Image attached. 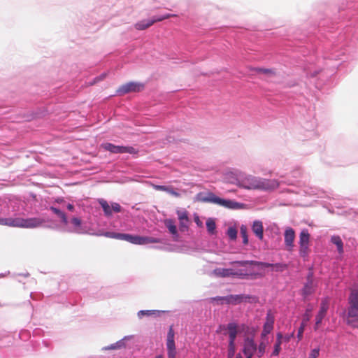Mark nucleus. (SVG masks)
I'll list each match as a JSON object with an SVG mask.
<instances>
[{"instance_id":"nucleus-1","label":"nucleus","mask_w":358,"mask_h":358,"mask_svg":"<svg viewBox=\"0 0 358 358\" xmlns=\"http://www.w3.org/2000/svg\"><path fill=\"white\" fill-rule=\"evenodd\" d=\"M237 185L248 189H274L278 187L275 180L256 178L252 176H240L237 179Z\"/></svg>"},{"instance_id":"nucleus-2","label":"nucleus","mask_w":358,"mask_h":358,"mask_svg":"<svg viewBox=\"0 0 358 358\" xmlns=\"http://www.w3.org/2000/svg\"><path fill=\"white\" fill-rule=\"evenodd\" d=\"M349 308L346 322L353 327L358 328V291L352 289L349 296Z\"/></svg>"},{"instance_id":"nucleus-3","label":"nucleus","mask_w":358,"mask_h":358,"mask_svg":"<svg viewBox=\"0 0 358 358\" xmlns=\"http://www.w3.org/2000/svg\"><path fill=\"white\" fill-rule=\"evenodd\" d=\"M214 273L220 277H228L230 275H236L239 276L242 278H248L249 276H252L255 275L253 271L251 269L248 268H243L239 269L235 272L233 271L232 269L229 268H217L214 271Z\"/></svg>"},{"instance_id":"nucleus-4","label":"nucleus","mask_w":358,"mask_h":358,"mask_svg":"<svg viewBox=\"0 0 358 358\" xmlns=\"http://www.w3.org/2000/svg\"><path fill=\"white\" fill-rule=\"evenodd\" d=\"M126 241L136 245H146L161 242L159 238L148 236H133L131 234H127V236H126Z\"/></svg>"},{"instance_id":"nucleus-5","label":"nucleus","mask_w":358,"mask_h":358,"mask_svg":"<svg viewBox=\"0 0 358 358\" xmlns=\"http://www.w3.org/2000/svg\"><path fill=\"white\" fill-rule=\"evenodd\" d=\"M102 147L106 150H108L112 153H129L136 154L137 151L136 149L131 146H120L115 145L110 143H106L102 144Z\"/></svg>"},{"instance_id":"nucleus-6","label":"nucleus","mask_w":358,"mask_h":358,"mask_svg":"<svg viewBox=\"0 0 358 358\" xmlns=\"http://www.w3.org/2000/svg\"><path fill=\"white\" fill-rule=\"evenodd\" d=\"M144 88L143 84L136 83V82H129L122 85H121L117 90V92L119 95H124L125 94L129 92H136L143 90Z\"/></svg>"},{"instance_id":"nucleus-7","label":"nucleus","mask_w":358,"mask_h":358,"mask_svg":"<svg viewBox=\"0 0 358 358\" xmlns=\"http://www.w3.org/2000/svg\"><path fill=\"white\" fill-rule=\"evenodd\" d=\"M203 201L213 202L214 203L219 204L222 206L231 209L239 208L241 206V204L238 202L231 200L223 199L215 196H213L210 198L204 199Z\"/></svg>"},{"instance_id":"nucleus-8","label":"nucleus","mask_w":358,"mask_h":358,"mask_svg":"<svg viewBox=\"0 0 358 358\" xmlns=\"http://www.w3.org/2000/svg\"><path fill=\"white\" fill-rule=\"evenodd\" d=\"M44 222V220L39 217L27 219L19 217V228H36L41 227Z\"/></svg>"},{"instance_id":"nucleus-9","label":"nucleus","mask_w":358,"mask_h":358,"mask_svg":"<svg viewBox=\"0 0 358 358\" xmlns=\"http://www.w3.org/2000/svg\"><path fill=\"white\" fill-rule=\"evenodd\" d=\"M166 348L168 358H176V350L174 341V331L172 326L170 327L167 334Z\"/></svg>"},{"instance_id":"nucleus-10","label":"nucleus","mask_w":358,"mask_h":358,"mask_svg":"<svg viewBox=\"0 0 358 358\" xmlns=\"http://www.w3.org/2000/svg\"><path fill=\"white\" fill-rule=\"evenodd\" d=\"M257 351V345L251 338H246L244 341L243 352L246 357H252Z\"/></svg>"},{"instance_id":"nucleus-11","label":"nucleus","mask_w":358,"mask_h":358,"mask_svg":"<svg viewBox=\"0 0 358 358\" xmlns=\"http://www.w3.org/2000/svg\"><path fill=\"white\" fill-rule=\"evenodd\" d=\"M329 308L328 301L326 299L322 301L320 303V311L316 315L315 330H317L320 326L323 318L326 316Z\"/></svg>"},{"instance_id":"nucleus-12","label":"nucleus","mask_w":358,"mask_h":358,"mask_svg":"<svg viewBox=\"0 0 358 358\" xmlns=\"http://www.w3.org/2000/svg\"><path fill=\"white\" fill-rule=\"evenodd\" d=\"M295 239L294 230L291 227H287L284 233L285 245L288 251H292L294 248Z\"/></svg>"},{"instance_id":"nucleus-13","label":"nucleus","mask_w":358,"mask_h":358,"mask_svg":"<svg viewBox=\"0 0 358 358\" xmlns=\"http://www.w3.org/2000/svg\"><path fill=\"white\" fill-rule=\"evenodd\" d=\"M274 324V317L271 314V311H268L266 315V322L263 327V330L261 334L262 339L265 338L266 336L271 332L273 329Z\"/></svg>"},{"instance_id":"nucleus-14","label":"nucleus","mask_w":358,"mask_h":358,"mask_svg":"<svg viewBox=\"0 0 358 358\" xmlns=\"http://www.w3.org/2000/svg\"><path fill=\"white\" fill-rule=\"evenodd\" d=\"M232 264H237L240 266H242L245 268H249V266L255 265V266H259L262 267H271L272 268L273 264L266 263V262H257V261H236L231 263Z\"/></svg>"},{"instance_id":"nucleus-15","label":"nucleus","mask_w":358,"mask_h":358,"mask_svg":"<svg viewBox=\"0 0 358 358\" xmlns=\"http://www.w3.org/2000/svg\"><path fill=\"white\" fill-rule=\"evenodd\" d=\"M252 232L259 239L262 240L264 238V227L262 221L255 220L253 222L252 226Z\"/></svg>"},{"instance_id":"nucleus-16","label":"nucleus","mask_w":358,"mask_h":358,"mask_svg":"<svg viewBox=\"0 0 358 358\" xmlns=\"http://www.w3.org/2000/svg\"><path fill=\"white\" fill-rule=\"evenodd\" d=\"M177 215L180 221V229L183 231L184 229L187 227V222H189L188 213L185 210H177Z\"/></svg>"},{"instance_id":"nucleus-17","label":"nucleus","mask_w":358,"mask_h":358,"mask_svg":"<svg viewBox=\"0 0 358 358\" xmlns=\"http://www.w3.org/2000/svg\"><path fill=\"white\" fill-rule=\"evenodd\" d=\"M229 331V344H235V340L238 334L237 325L236 323L231 322L227 324Z\"/></svg>"},{"instance_id":"nucleus-18","label":"nucleus","mask_w":358,"mask_h":358,"mask_svg":"<svg viewBox=\"0 0 358 358\" xmlns=\"http://www.w3.org/2000/svg\"><path fill=\"white\" fill-rule=\"evenodd\" d=\"M0 225L19 228V217L0 218Z\"/></svg>"},{"instance_id":"nucleus-19","label":"nucleus","mask_w":358,"mask_h":358,"mask_svg":"<svg viewBox=\"0 0 358 358\" xmlns=\"http://www.w3.org/2000/svg\"><path fill=\"white\" fill-rule=\"evenodd\" d=\"M244 299L245 296L242 294L229 295L226 296V298H224V303L227 304L236 305L241 303Z\"/></svg>"},{"instance_id":"nucleus-20","label":"nucleus","mask_w":358,"mask_h":358,"mask_svg":"<svg viewBox=\"0 0 358 358\" xmlns=\"http://www.w3.org/2000/svg\"><path fill=\"white\" fill-rule=\"evenodd\" d=\"M283 335L281 332L276 334V341L273 346V351L271 356H278L281 350V344L282 343Z\"/></svg>"},{"instance_id":"nucleus-21","label":"nucleus","mask_w":358,"mask_h":358,"mask_svg":"<svg viewBox=\"0 0 358 358\" xmlns=\"http://www.w3.org/2000/svg\"><path fill=\"white\" fill-rule=\"evenodd\" d=\"M155 23L153 19L150 20H144L137 22L135 24V28L138 30H144L150 27H151Z\"/></svg>"},{"instance_id":"nucleus-22","label":"nucleus","mask_w":358,"mask_h":358,"mask_svg":"<svg viewBox=\"0 0 358 358\" xmlns=\"http://www.w3.org/2000/svg\"><path fill=\"white\" fill-rule=\"evenodd\" d=\"M310 234L307 229H303L300 233L299 236V245H309Z\"/></svg>"},{"instance_id":"nucleus-23","label":"nucleus","mask_w":358,"mask_h":358,"mask_svg":"<svg viewBox=\"0 0 358 358\" xmlns=\"http://www.w3.org/2000/svg\"><path fill=\"white\" fill-rule=\"evenodd\" d=\"M332 243L336 245L338 252L341 254L343 252V243L338 236H334L331 238Z\"/></svg>"},{"instance_id":"nucleus-24","label":"nucleus","mask_w":358,"mask_h":358,"mask_svg":"<svg viewBox=\"0 0 358 358\" xmlns=\"http://www.w3.org/2000/svg\"><path fill=\"white\" fill-rule=\"evenodd\" d=\"M164 224L171 234H173V235L178 234L177 228L175 224V222L173 220H171V219L166 220L164 222Z\"/></svg>"},{"instance_id":"nucleus-25","label":"nucleus","mask_w":358,"mask_h":358,"mask_svg":"<svg viewBox=\"0 0 358 358\" xmlns=\"http://www.w3.org/2000/svg\"><path fill=\"white\" fill-rule=\"evenodd\" d=\"M99 204L102 207L104 213L106 216H110L112 215V208L111 206H109L108 202L103 199H101L99 201Z\"/></svg>"},{"instance_id":"nucleus-26","label":"nucleus","mask_w":358,"mask_h":358,"mask_svg":"<svg viewBox=\"0 0 358 358\" xmlns=\"http://www.w3.org/2000/svg\"><path fill=\"white\" fill-rule=\"evenodd\" d=\"M263 341L259 343V346L257 347V355L258 357H262L264 354L265 353L266 348L267 342L265 341V339H262Z\"/></svg>"},{"instance_id":"nucleus-27","label":"nucleus","mask_w":358,"mask_h":358,"mask_svg":"<svg viewBox=\"0 0 358 358\" xmlns=\"http://www.w3.org/2000/svg\"><path fill=\"white\" fill-rule=\"evenodd\" d=\"M106 237L121 239L126 241V236H127V234H120V233H114V232H106L105 234Z\"/></svg>"},{"instance_id":"nucleus-28","label":"nucleus","mask_w":358,"mask_h":358,"mask_svg":"<svg viewBox=\"0 0 358 358\" xmlns=\"http://www.w3.org/2000/svg\"><path fill=\"white\" fill-rule=\"evenodd\" d=\"M240 233L243 238V243L244 245H247L248 243V228L245 225H242L240 228Z\"/></svg>"},{"instance_id":"nucleus-29","label":"nucleus","mask_w":358,"mask_h":358,"mask_svg":"<svg viewBox=\"0 0 358 358\" xmlns=\"http://www.w3.org/2000/svg\"><path fill=\"white\" fill-rule=\"evenodd\" d=\"M50 210L55 213L57 215H58L62 220V221L66 224L67 223V218H66V216L65 215L64 213H63L62 210H60L59 209L55 208V207H50Z\"/></svg>"},{"instance_id":"nucleus-30","label":"nucleus","mask_w":358,"mask_h":358,"mask_svg":"<svg viewBox=\"0 0 358 358\" xmlns=\"http://www.w3.org/2000/svg\"><path fill=\"white\" fill-rule=\"evenodd\" d=\"M287 268V266L285 264L276 263L273 264L272 270L277 272H282Z\"/></svg>"},{"instance_id":"nucleus-31","label":"nucleus","mask_w":358,"mask_h":358,"mask_svg":"<svg viewBox=\"0 0 358 358\" xmlns=\"http://www.w3.org/2000/svg\"><path fill=\"white\" fill-rule=\"evenodd\" d=\"M313 282H308L303 287V292L305 296L310 295L313 293Z\"/></svg>"},{"instance_id":"nucleus-32","label":"nucleus","mask_w":358,"mask_h":358,"mask_svg":"<svg viewBox=\"0 0 358 358\" xmlns=\"http://www.w3.org/2000/svg\"><path fill=\"white\" fill-rule=\"evenodd\" d=\"M206 227H207V229L208 231L210 233V234H213L214 231L215 230V222L211 220V219H208L206 222Z\"/></svg>"},{"instance_id":"nucleus-33","label":"nucleus","mask_w":358,"mask_h":358,"mask_svg":"<svg viewBox=\"0 0 358 358\" xmlns=\"http://www.w3.org/2000/svg\"><path fill=\"white\" fill-rule=\"evenodd\" d=\"M309 251V245H300L299 254L302 257L308 256Z\"/></svg>"},{"instance_id":"nucleus-34","label":"nucleus","mask_w":358,"mask_h":358,"mask_svg":"<svg viewBox=\"0 0 358 358\" xmlns=\"http://www.w3.org/2000/svg\"><path fill=\"white\" fill-rule=\"evenodd\" d=\"M313 310L312 307H309L306 309V313H304L303 316V320L302 322H304L306 324L311 318V312Z\"/></svg>"},{"instance_id":"nucleus-35","label":"nucleus","mask_w":358,"mask_h":358,"mask_svg":"<svg viewBox=\"0 0 358 358\" xmlns=\"http://www.w3.org/2000/svg\"><path fill=\"white\" fill-rule=\"evenodd\" d=\"M173 17H177V15H176V14H166V15L160 16V17H154L153 20L155 21V22H161V21H162L164 20L169 19V18Z\"/></svg>"},{"instance_id":"nucleus-36","label":"nucleus","mask_w":358,"mask_h":358,"mask_svg":"<svg viewBox=\"0 0 358 358\" xmlns=\"http://www.w3.org/2000/svg\"><path fill=\"white\" fill-rule=\"evenodd\" d=\"M227 235L231 240H235L237 236V231L235 228L230 227L228 229Z\"/></svg>"},{"instance_id":"nucleus-37","label":"nucleus","mask_w":358,"mask_h":358,"mask_svg":"<svg viewBox=\"0 0 358 358\" xmlns=\"http://www.w3.org/2000/svg\"><path fill=\"white\" fill-rule=\"evenodd\" d=\"M236 351L235 344H229L228 358H233Z\"/></svg>"},{"instance_id":"nucleus-38","label":"nucleus","mask_w":358,"mask_h":358,"mask_svg":"<svg viewBox=\"0 0 358 358\" xmlns=\"http://www.w3.org/2000/svg\"><path fill=\"white\" fill-rule=\"evenodd\" d=\"M256 72L259 73H264V74H274V72L272 69H262L259 68L256 69Z\"/></svg>"},{"instance_id":"nucleus-39","label":"nucleus","mask_w":358,"mask_h":358,"mask_svg":"<svg viewBox=\"0 0 358 358\" xmlns=\"http://www.w3.org/2000/svg\"><path fill=\"white\" fill-rule=\"evenodd\" d=\"M306 324H305L304 322H301V327H299V329L298 330V334H297V337H298L299 340H301V338L303 337V333L304 331Z\"/></svg>"},{"instance_id":"nucleus-40","label":"nucleus","mask_w":358,"mask_h":358,"mask_svg":"<svg viewBox=\"0 0 358 358\" xmlns=\"http://www.w3.org/2000/svg\"><path fill=\"white\" fill-rule=\"evenodd\" d=\"M155 313V310H140L138 313V315L139 317H141L142 316H144V315H151L152 314H154Z\"/></svg>"},{"instance_id":"nucleus-41","label":"nucleus","mask_w":358,"mask_h":358,"mask_svg":"<svg viewBox=\"0 0 358 358\" xmlns=\"http://www.w3.org/2000/svg\"><path fill=\"white\" fill-rule=\"evenodd\" d=\"M112 212L120 213L122 210V207L117 203H113L111 204Z\"/></svg>"},{"instance_id":"nucleus-42","label":"nucleus","mask_w":358,"mask_h":358,"mask_svg":"<svg viewBox=\"0 0 358 358\" xmlns=\"http://www.w3.org/2000/svg\"><path fill=\"white\" fill-rule=\"evenodd\" d=\"M319 352H320V349L319 348L313 349L310 352L308 358H317L319 356Z\"/></svg>"},{"instance_id":"nucleus-43","label":"nucleus","mask_w":358,"mask_h":358,"mask_svg":"<svg viewBox=\"0 0 358 358\" xmlns=\"http://www.w3.org/2000/svg\"><path fill=\"white\" fill-rule=\"evenodd\" d=\"M155 189L156 190L164 191L167 192L169 187L164 185H155Z\"/></svg>"},{"instance_id":"nucleus-44","label":"nucleus","mask_w":358,"mask_h":358,"mask_svg":"<svg viewBox=\"0 0 358 358\" xmlns=\"http://www.w3.org/2000/svg\"><path fill=\"white\" fill-rule=\"evenodd\" d=\"M167 192L176 197H178L180 196L179 193H178L173 188L169 187Z\"/></svg>"},{"instance_id":"nucleus-45","label":"nucleus","mask_w":358,"mask_h":358,"mask_svg":"<svg viewBox=\"0 0 358 358\" xmlns=\"http://www.w3.org/2000/svg\"><path fill=\"white\" fill-rule=\"evenodd\" d=\"M224 298H226V296H216V297L211 298L210 300L212 301H221V303H224Z\"/></svg>"},{"instance_id":"nucleus-46","label":"nucleus","mask_w":358,"mask_h":358,"mask_svg":"<svg viewBox=\"0 0 358 358\" xmlns=\"http://www.w3.org/2000/svg\"><path fill=\"white\" fill-rule=\"evenodd\" d=\"M72 223L75 225V226H80V224H81V221L80 219L77 218V217H73L71 220Z\"/></svg>"},{"instance_id":"nucleus-47","label":"nucleus","mask_w":358,"mask_h":358,"mask_svg":"<svg viewBox=\"0 0 358 358\" xmlns=\"http://www.w3.org/2000/svg\"><path fill=\"white\" fill-rule=\"evenodd\" d=\"M292 336H293V334H292L291 335H286L283 336L282 341L288 343Z\"/></svg>"},{"instance_id":"nucleus-48","label":"nucleus","mask_w":358,"mask_h":358,"mask_svg":"<svg viewBox=\"0 0 358 358\" xmlns=\"http://www.w3.org/2000/svg\"><path fill=\"white\" fill-rule=\"evenodd\" d=\"M66 207H67V209L71 211L73 210V209H74L73 205H72L71 203H69Z\"/></svg>"},{"instance_id":"nucleus-49","label":"nucleus","mask_w":358,"mask_h":358,"mask_svg":"<svg viewBox=\"0 0 358 358\" xmlns=\"http://www.w3.org/2000/svg\"><path fill=\"white\" fill-rule=\"evenodd\" d=\"M236 358H243L241 354H237Z\"/></svg>"},{"instance_id":"nucleus-50","label":"nucleus","mask_w":358,"mask_h":358,"mask_svg":"<svg viewBox=\"0 0 358 358\" xmlns=\"http://www.w3.org/2000/svg\"><path fill=\"white\" fill-rule=\"evenodd\" d=\"M155 358H163V357H162L161 355H159V356H157V357H155Z\"/></svg>"},{"instance_id":"nucleus-51","label":"nucleus","mask_w":358,"mask_h":358,"mask_svg":"<svg viewBox=\"0 0 358 358\" xmlns=\"http://www.w3.org/2000/svg\"><path fill=\"white\" fill-rule=\"evenodd\" d=\"M246 358H251V357H246Z\"/></svg>"}]
</instances>
